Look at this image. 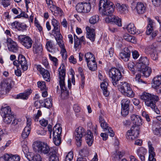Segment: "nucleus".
<instances>
[{
    "label": "nucleus",
    "mask_w": 161,
    "mask_h": 161,
    "mask_svg": "<svg viewBox=\"0 0 161 161\" xmlns=\"http://www.w3.org/2000/svg\"><path fill=\"white\" fill-rule=\"evenodd\" d=\"M34 151L41 154H48L49 159L51 161L53 160L58 161V156L56 154L57 150L56 147L50 148L48 145L46 143L39 141L34 142L32 145Z\"/></svg>",
    "instance_id": "nucleus-1"
},
{
    "label": "nucleus",
    "mask_w": 161,
    "mask_h": 161,
    "mask_svg": "<svg viewBox=\"0 0 161 161\" xmlns=\"http://www.w3.org/2000/svg\"><path fill=\"white\" fill-rule=\"evenodd\" d=\"M52 25L53 28L52 33L55 36L58 44L61 48V52L63 53V57H66V51L64 48V45L62 40L63 37L60 33V24L57 20L53 18L51 20Z\"/></svg>",
    "instance_id": "nucleus-2"
},
{
    "label": "nucleus",
    "mask_w": 161,
    "mask_h": 161,
    "mask_svg": "<svg viewBox=\"0 0 161 161\" xmlns=\"http://www.w3.org/2000/svg\"><path fill=\"white\" fill-rule=\"evenodd\" d=\"M140 98L147 106L150 107L157 114H160V111L156 106V103L159 100L158 96L144 92L141 96Z\"/></svg>",
    "instance_id": "nucleus-3"
},
{
    "label": "nucleus",
    "mask_w": 161,
    "mask_h": 161,
    "mask_svg": "<svg viewBox=\"0 0 161 161\" xmlns=\"http://www.w3.org/2000/svg\"><path fill=\"white\" fill-rule=\"evenodd\" d=\"M65 71L64 65L63 64H61L58 69V77L59 83L61 89V96L63 99L67 98L69 95V92L67 90L65 85Z\"/></svg>",
    "instance_id": "nucleus-4"
},
{
    "label": "nucleus",
    "mask_w": 161,
    "mask_h": 161,
    "mask_svg": "<svg viewBox=\"0 0 161 161\" xmlns=\"http://www.w3.org/2000/svg\"><path fill=\"white\" fill-rule=\"evenodd\" d=\"M112 3L107 0H100L99 3V10H102L103 14L111 16L114 11V7Z\"/></svg>",
    "instance_id": "nucleus-5"
},
{
    "label": "nucleus",
    "mask_w": 161,
    "mask_h": 161,
    "mask_svg": "<svg viewBox=\"0 0 161 161\" xmlns=\"http://www.w3.org/2000/svg\"><path fill=\"white\" fill-rule=\"evenodd\" d=\"M118 88L121 93L125 96L130 97H133L135 93L129 84L126 82H121L118 83Z\"/></svg>",
    "instance_id": "nucleus-6"
},
{
    "label": "nucleus",
    "mask_w": 161,
    "mask_h": 161,
    "mask_svg": "<svg viewBox=\"0 0 161 161\" xmlns=\"http://www.w3.org/2000/svg\"><path fill=\"white\" fill-rule=\"evenodd\" d=\"M119 69H121L120 67H119V69L113 68L111 69L108 72L109 77L111 79L113 85L115 86L118 85L119 81L120 80L122 76Z\"/></svg>",
    "instance_id": "nucleus-7"
},
{
    "label": "nucleus",
    "mask_w": 161,
    "mask_h": 161,
    "mask_svg": "<svg viewBox=\"0 0 161 161\" xmlns=\"http://www.w3.org/2000/svg\"><path fill=\"white\" fill-rule=\"evenodd\" d=\"M0 112L3 116L4 122L6 124H10L14 119V114L11 112V108L9 106L2 108Z\"/></svg>",
    "instance_id": "nucleus-8"
},
{
    "label": "nucleus",
    "mask_w": 161,
    "mask_h": 161,
    "mask_svg": "<svg viewBox=\"0 0 161 161\" xmlns=\"http://www.w3.org/2000/svg\"><path fill=\"white\" fill-rule=\"evenodd\" d=\"M52 131L54 143L56 145L59 146L61 141L60 136L62 133V128L59 124H56L53 127Z\"/></svg>",
    "instance_id": "nucleus-9"
},
{
    "label": "nucleus",
    "mask_w": 161,
    "mask_h": 161,
    "mask_svg": "<svg viewBox=\"0 0 161 161\" xmlns=\"http://www.w3.org/2000/svg\"><path fill=\"white\" fill-rule=\"evenodd\" d=\"M18 41L27 49L31 48L33 42L30 37L25 35H18Z\"/></svg>",
    "instance_id": "nucleus-10"
},
{
    "label": "nucleus",
    "mask_w": 161,
    "mask_h": 161,
    "mask_svg": "<svg viewBox=\"0 0 161 161\" xmlns=\"http://www.w3.org/2000/svg\"><path fill=\"white\" fill-rule=\"evenodd\" d=\"M13 64L17 67H19V65H20L22 69L24 71H26L28 69V65L25 58L22 54L19 55L18 60L14 61Z\"/></svg>",
    "instance_id": "nucleus-11"
},
{
    "label": "nucleus",
    "mask_w": 161,
    "mask_h": 161,
    "mask_svg": "<svg viewBox=\"0 0 161 161\" xmlns=\"http://www.w3.org/2000/svg\"><path fill=\"white\" fill-rule=\"evenodd\" d=\"M91 7L90 3H80L76 6V9L79 13H87L90 11Z\"/></svg>",
    "instance_id": "nucleus-12"
},
{
    "label": "nucleus",
    "mask_w": 161,
    "mask_h": 161,
    "mask_svg": "<svg viewBox=\"0 0 161 161\" xmlns=\"http://www.w3.org/2000/svg\"><path fill=\"white\" fill-rule=\"evenodd\" d=\"M131 7L133 10H136L138 14H142L146 11V7L144 4L142 3H137L133 2L131 4Z\"/></svg>",
    "instance_id": "nucleus-13"
},
{
    "label": "nucleus",
    "mask_w": 161,
    "mask_h": 161,
    "mask_svg": "<svg viewBox=\"0 0 161 161\" xmlns=\"http://www.w3.org/2000/svg\"><path fill=\"white\" fill-rule=\"evenodd\" d=\"M130 103V100L128 99H124L121 101L122 109L121 114L123 116H125L128 114Z\"/></svg>",
    "instance_id": "nucleus-14"
},
{
    "label": "nucleus",
    "mask_w": 161,
    "mask_h": 161,
    "mask_svg": "<svg viewBox=\"0 0 161 161\" xmlns=\"http://www.w3.org/2000/svg\"><path fill=\"white\" fill-rule=\"evenodd\" d=\"M36 68L37 70L39 71L42 75L44 79L47 82H49L51 80L50 73L47 70L42 68L40 65H36Z\"/></svg>",
    "instance_id": "nucleus-15"
},
{
    "label": "nucleus",
    "mask_w": 161,
    "mask_h": 161,
    "mask_svg": "<svg viewBox=\"0 0 161 161\" xmlns=\"http://www.w3.org/2000/svg\"><path fill=\"white\" fill-rule=\"evenodd\" d=\"M139 130L138 128H134L133 126L131 127L130 130H128L127 134V138L132 140H135L137 138L139 135Z\"/></svg>",
    "instance_id": "nucleus-16"
},
{
    "label": "nucleus",
    "mask_w": 161,
    "mask_h": 161,
    "mask_svg": "<svg viewBox=\"0 0 161 161\" xmlns=\"http://www.w3.org/2000/svg\"><path fill=\"white\" fill-rule=\"evenodd\" d=\"M105 21L107 23L111 22H114L119 26H122L121 19L117 16L112 15L109 16L105 18Z\"/></svg>",
    "instance_id": "nucleus-17"
},
{
    "label": "nucleus",
    "mask_w": 161,
    "mask_h": 161,
    "mask_svg": "<svg viewBox=\"0 0 161 161\" xmlns=\"http://www.w3.org/2000/svg\"><path fill=\"white\" fill-rule=\"evenodd\" d=\"M6 42L8 47V48L10 51L16 53L18 50V46L15 42L14 41L10 38H7L6 39Z\"/></svg>",
    "instance_id": "nucleus-18"
},
{
    "label": "nucleus",
    "mask_w": 161,
    "mask_h": 161,
    "mask_svg": "<svg viewBox=\"0 0 161 161\" xmlns=\"http://www.w3.org/2000/svg\"><path fill=\"white\" fill-rule=\"evenodd\" d=\"M148 59L146 57H142L139 59V61L136 65L137 69H141L142 68L147 66L149 64Z\"/></svg>",
    "instance_id": "nucleus-19"
},
{
    "label": "nucleus",
    "mask_w": 161,
    "mask_h": 161,
    "mask_svg": "<svg viewBox=\"0 0 161 161\" xmlns=\"http://www.w3.org/2000/svg\"><path fill=\"white\" fill-rule=\"evenodd\" d=\"M130 51L127 47L124 48L121 52L120 53L119 57L125 61L129 60L130 55Z\"/></svg>",
    "instance_id": "nucleus-20"
},
{
    "label": "nucleus",
    "mask_w": 161,
    "mask_h": 161,
    "mask_svg": "<svg viewBox=\"0 0 161 161\" xmlns=\"http://www.w3.org/2000/svg\"><path fill=\"white\" fill-rule=\"evenodd\" d=\"M148 144L149 153L148 160L149 161H156V159L154 158L155 156V153L154 151V148L152 146V144L150 141L148 142Z\"/></svg>",
    "instance_id": "nucleus-21"
},
{
    "label": "nucleus",
    "mask_w": 161,
    "mask_h": 161,
    "mask_svg": "<svg viewBox=\"0 0 161 161\" xmlns=\"http://www.w3.org/2000/svg\"><path fill=\"white\" fill-rule=\"evenodd\" d=\"M137 154L142 161H145V156L147 153V150L144 148L141 147L136 150Z\"/></svg>",
    "instance_id": "nucleus-22"
},
{
    "label": "nucleus",
    "mask_w": 161,
    "mask_h": 161,
    "mask_svg": "<svg viewBox=\"0 0 161 161\" xmlns=\"http://www.w3.org/2000/svg\"><path fill=\"white\" fill-rule=\"evenodd\" d=\"M137 70L142 73V76L146 77H148L152 73V70L148 66L142 68L141 69H137Z\"/></svg>",
    "instance_id": "nucleus-23"
},
{
    "label": "nucleus",
    "mask_w": 161,
    "mask_h": 161,
    "mask_svg": "<svg viewBox=\"0 0 161 161\" xmlns=\"http://www.w3.org/2000/svg\"><path fill=\"white\" fill-rule=\"evenodd\" d=\"M103 125H101L102 128L103 130V131L107 133L110 134L109 136L113 137L114 135V133L112 128L109 127L108 123L105 122H103Z\"/></svg>",
    "instance_id": "nucleus-24"
},
{
    "label": "nucleus",
    "mask_w": 161,
    "mask_h": 161,
    "mask_svg": "<svg viewBox=\"0 0 161 161\" xmlns=\"http://www.w3.org/2000/svg\"><path fill=\"white\" fill-rule=\"evenodd\" d=\"M123 28L126 29L127 31L132 34H135L138 33L137 30L133 23H130L127 25L125 26Z\"/></svg>",
    "instance_id": "nucleus-25"
},
{
    "label": "nucleus",
    "mask_w": 161,
    "mask_h": 161,
    "mask_svg": "<svg viewBox=\"0 0 161 161\" xmlns=\"http://www.w3.org/2000/svg\"><path fill=\"white\" fill-rule=\"evenodd\" d=\"M131 119L133 123L137 126L142 124V119L140 116L135 114H132L131 116Z\"/></svg>",
    "instance_id": "nucleus-26"
},
{
    "label": "nucleus",
    "mask_w": 161,
    "mask_h": 161,
    "mask_svg": "<svg viewBox=\"0 0 161 161\" xmlns=\"http://www.w3.org/2000/svg\"><path fill=\"white\" fill-rule=\"evenodd\" d=\"M85 136L86 142L89 146H91L92 144L93 141V134L90 130H87Z\"/></svg>",
    "instance_id": "nucleus-27"
},
{
    "label": "nucleus",
    "mask_w": 161,
    "mask_h": 161,
    "mask_svg": "<svg viewBox=\"0 0 161 161\" xmlns=\"http://www.w3.org/2000/svg\"><path fill=\"white\" fill-rule=\"evenodd\" d=\"M87 37L91 41H94L95 38V33L94 30L93 29H90L89 27H87L86 28Z\"/></svg>",
    "instance_id": "nucleus-28"
},
{
    "label": "nucleus",
    "mask_w": 161,
    "mask_h": 161,
    "mask_svg": "<svg viewBox=\"0 0 161 161\" xmlns=\"http://www.w3.org/2000/svg\"><path fill=\"white\" fill-rule=\"evenodd\" d=\"M23 147L22 151L25 157L30 161L33 160L34 156L33 154L32 153L28 152V153L25 154V153H26L28 151V147L26 145H24Z\"/></svg>",
    "instance_id": "nucleus-29"
},
{
    "label": "nucleus",
    "mask_w": 161,
    "mask_h": 161,
    "mask_svg": "<svg viewBox=\"0 0 161 161\" xmlns=\"http://www.w3.org/2000/svg\"><path fill=\"white\" fill-rule=\"evenodd\" d=\"M31 93V90L30 89H28L25 92L20 93L17 95V99H27L28 98L29 96Z\"/></svg>",
    "instance_id": "nucleus-30"
},
{
    "label": "nucleus",
    "mask_w": 161,
    "mask_h": 161,
    "mask_svg": "<svg viewBox=\"0 0 161 161\" xmlns=\"http://www.w3.org/2000/svg\"><path fill=\"white\" fill-rule=\"evenodd\" d=\"M153 81L152 86L154 88H157L161 84V75L157 76L153 79Z\"/></svg>",
    "instance_id": "nucleus-31"
},
{
    "label": "nucleus",
    "mask_w": 161,
    "mask_h": 161,
    "mask_svg": "<svg viewBox=\"0 0 161 161\" xmlns=\"http://www.w3.org/2000/svg\"><path fill=\"white\" fill-rule=\"evenodd\" d=\"M118 11L121 13H125L128 11V6L125 4L120 5L119 3L116 4Z\"/></svg>",
    "instance_id": "nucleus-32"
},
{
    "label": "nucleus",
    "mask_w": 161,
    "mask_h": 161,
    "mask_svg": "<svg viewBox=\"0 0 161 161\" xmlns=\"http://www.w3.org/2000/svg\"><path fill=\"white\" fill-rule=\"evenodd\" d=\"M108 85V83L106 80L104 81L100 85V87L103 91V94L105 97L108 96L109 93L108 90L107 86Z\"/></svg>",
    "instance_id": "nucleus-33"
},
{
    "label": "nucleus",
    "mask_w": 161,
    "mask_h": 161,
    "mask_svg": "<svg viewBox=\"0 0 161 161\" xmlns=\"http://www.w3.org/2000/svg\"><path fill=\"white\" fill-rule=\"evenodd\" d=\"M157 46L155 43H153L152 45L148 46L145 49V53L147 54H151L156 51Z\"/></svg>",
    "instance_id": "nucleus-34"
},
{
    "label": "nucleus",
    "mask_w": 161,
    "mask_h": 161,
    "mask_svg": "<svg viewBox=\"0 0 161 161\" xmlns=\"http://www.w3.org/2000/svg\"><path fill=\"white\" fill-rule=\"evenodd\" d=\"M123 39L125 40L133 43L136 42V39L135 37L131 36L127 33L124 34L123 36Z\"/></svg>",
    "instance_id": "nucleus-35"
},
{
    "label": "nucleus",
    "mask_w": 161,
    "mask_h": 161,
    "mask_svg": "<svg viewBox=\"0 0 161 161\" xmlns=\"http://www.w3.org/2000/svg\"><path fill=\"white\" fill-rule=\"evenodd\" d=\"M33 48L34 52L35 53L40 55L42 54V48L41 44L35 43L33 45Z\"/></svg>",
    "instance_id": "nucleus-36"
},
{
    "label": "nucleus",
    "mask_w": 161,
    "mask_h": 161,
    "mask_svg": "<svg viewBox=\"0 0 161 161\" xmlns=\"http://www.w3.org/2000/svg\"><path fill=\"white\" fill-rule=\"evenodd\" d=\"M74 136L76 141V144L77 147H80L81 145L82 135L78 134L77 132L75 131Z\"/></svg>",
    "instance_id": "nucleus-37"
},
{
    "label": "nucleus",
    "mask_w": 161,
    "mask_h": 161,
    "mask_svg": "<svg viewBox=\"0 0 161 161\" xmlns=\"http://www.w3.org/2000/svg\"><path fill=\"white\" fill-rule=\"evenodd\" d=\"M53 10H54L53 14L54 16L61 17L64 15V12L61 8L54 5L53 6Z\"/></svg>",
    "instance_id": "nucleus-38"
},
{
    "label": "nucleus",
    "mask_w": 161,
    "mask_h": 161,
    "mask_svg": "<svg viewBox=\"0 0 161 161\" xmlns=\"http://www.w3.org/2000/svg\"><path fill=\"white\" fill-rule=\"evenodd\" d=\"M12 83H13V82H10L9 83L6 82H3L0 85V89H2L3 91L4 90L9 91L12 88Z\"/></svg>",
    "instance_id": "nucleus-39"
},
{
    "label": "nucleus",
    "mask_w": 161,
    "mask_h": 161,
    "mask_svg": "<svg viewBox=\"0 0 161 161\" xmlns=\"http://www.w3.org/2000/svg\"><path fill=\"white\" fill-rule=\"evenodd\" d=\"M88 67L89 69L92 71H94L97 69V66L95 60L90 61L87 63Z\"/></svg>",
    "instance_id": "nucleus-40"
},
{
    "label": "nucleus",
    "mask_w": 161,
    "mask_h": 161,
    "mask_svg": "<svg viewBox=\"0 0 161 161\" xmlns=\"http://www.w3.org/2000/svg\"><path fill=\"white\" fill-rule=\"evenodd\" d=\"M153 22L152 20L149 19V23L148 26L147 27V30L146 31V33L147 35H149L152 32L153 30Z\"/></svg>",
    "instance_id": "nucleus-41"
},
{
    "label": "nucleus",
    "mask_w": 161,
    "mask_h": 161,
    "mask_svg": "<svg viewBox=\"0 0 161 161\" xmlns=\"http://www.w3.org/2000/svg\"><path fill=\"white\" fill-rule=\"evenodd\" d=\"M99 20V16L98 15H95L91 17L89 19V23L92 25L97 24Z\"/></svg>",
    "instance_id": "nucleus-42"
},
{
    "label": "nucleus",
    "mask_w": 161,
    "mask_h": 161,
    "mask_svg": "<svg viewBox=\"0 0 161 161\" xmlns=\"http://www.w3.org/2000/svg\"><path fill=\"white\" fill-rule=\"evenodd\" d=\"M86 60L87 63L90 62L91 60L93 61L95 60L94 55L91 53L88 52L85 53V55Z\"/></svg>",
    "instance_id": "nucleus-43"
},
{
    "label": "nucleus",
    "mask_w": 161,
    "mask_h": 161,
    "mask_svg": "<svg viewBox=\"0 0 161 161\" xmlns=\"http://www.w3.org/2000/svg\"><path fill=\"white\" fill-rule=\"evenodd\" d=\"M31 130V128L25 127L22 133V137L23 139H25L28 137L29 134Z\"/></svg>",
    "instance_id": "nucleus-44"
},
{
    "label": "nucleus",
    "mask_w": 161,
    "mask_h": 161,
    "mask_svg": "<svg viewBox=\"0 0 161 161\" xmlns=\"http://www.w3.org/2000/svg\"><path fill=\"white\" fill-rule=\"evenodd\" d=\"M52 99L49 98H48L45 99L44 103V107L47 108H49L52 106Z\"/></svg>",
    "instance_id": "nucleus-45"
},
{
    "label": "nucleus",
    "mask_w": 161,
    "mask_h": 161,
    "mask_svg": "<svg viewBox=\"0 0 161 161\" xmlns=\"http://www.w3.org/2000/svg\"><path fill=\"white\" fill-rule=\"evenodd\" d=\"M153 134L156 135L161 136V127L158 128L153 126Z\"/></svg>",
    "instance_id": "nucleus-46"
},
{
    "label": "nucleus",
    "mask_w": 161,
    "mask_h": 161,
    "mask_svg": "<svg viewBox=\"0 0 161 161\" xmlns=\"http://www.w3.org/2000/svg\"><path fill=\"white\" fill-rule=\"evenodd\" d=\"M74 47L75 48H76L80 45L81 43L80 42L79 38L75 34L74 35Z\"/></svg>",
    "instance_id": "nucleus-47"
},
{
    "label": "nucleus",
    "mask_w": 161,
    "mask_h": 161,
    "mask_svg": "<svg viewBox=\"0 0 161 161\" xmlns=\"http://www.w3.org/2000/svg\"><path fill=\"white\" fill-rule=\"evenodd\" d=\"M53 44L51 41H48L46 44V47L47 50L49 52H52V50L53 48Z\"/></svg>",
    "instance_id": "nucleus-48"
},
{
    "label": "nucleus",
    "mask_w": 161,
    "mask_h": 161,
    "mask_svg": "<svg viewBox=\"0 0 161 161\" xmlns=\"http://www.w3.org/2000/svg\"><path fill=\"white\" fill-rule=\"evenodd\" d=\"M37 84L38 87L40 89L41 91H43V90L46 89L45 82L43 81H38L37 83Z\"/></svg>",
    "instance_id": "nucleus-49"
},
{
    "label": "nucleus",
    "mask_w": 161,
    "mask_h": 161,
    "mask_svg": "<svg viewBox=\"0 0 161 161\" xmlns=\"http://www.w3.org/2000/svg\"><path fill=\"white\" fill-rule=\"evenodd\" d=\"M75 131L77 132L78 134L83 136V135L85 133V130L82 127L79 126L75 129Z\"/></svg>",
    "instance_id": "nucleus-50"
},
{
    "label": "nucleus",
    "mask_w": 161,
    "mask_h": 161,
    "mask_svg": "<svg viewBox=\"0 0 161 161\" xmlns=\"http://www.w3.org/2000/svg\"><path fill=\"white\" fill-rule=\"evenodd\" d=\"M134 67L135 64L134 63L130 62L128 63V67L129 69L131 71L132 73L133 74H135Z\"/></svg>",
    "instance_id": "nucleus-51"
},
{
    "label": "nucleus",
    "mask_w": 161,
    "mask_h": 161,
    "mask_svg": "<svg viewBox=\"0 0 161 161\" xmlns=\"http://www.w3.org/2000/svg\"><path fill=\"white\" fill-rule=\"evenodd\" d=\"M47 5L48 8L53 12V6H54L52 0H45Z\"/></svg>",
    "instance_id": "nucleus-52"
},
{
    "label": "nucleus",
    "mask_w": 161,
    "mask_h": 161,
    "mask_svg": "<svg viewBox=\"0 0 161 161\" xmlns=\"http://www.w3.org/2000/svg\"><path fill=\"white\" fill-rule=\"evenodd\" d=\"M141 75L139 74H137L135 78V80L138 83H144L146 84L147 82L146 81H143L140 79Z\"/></svg>",
    "instance_id": "nucleus-53"
},
{
    "label": "nucleus",
    "mask_w": 161,
    "mask_h": 161,
    "mask_svg": "<svg viewBox=\"0 0 161 161\" xmlns=\"http://www.w3.org/2000/svg\"><path fill=\"white\" fill-rule=\"evenodd\" d=\"M10 0H0V3L4 7H7L10 5Z\"/></svg>",
    "instance_id": "nucleus-54"
},
{
    "label": "nucleus",
    "mask_w": 161,
    "mask_h": 161,
    "mask_svg": "<svg viewBox=\"0 0 161 161\" xmlns=\"http://www.w3.org/2000/svg\"><path fill=\"white\" fill-rule=\"evenodd\" d=\"M150 55L152 58L153 60H156L158 59V54L156 52V51L154 53H152Z\"/></svg>",
    "instance_id": "nucleus-55"
},
{
    "label": "nucleus",
    "mask_w": 161,
    "mask_h": 161,
    "mask_svg": "<svg viewBox=\"0 0 161 161\" xmlns=\"http://www.w3.org/2000/svg\"><path fill=\"white\" fill-rule=\"evenodd\" d=\"M42 114V112L41 110H38L36 114H35L34 117L35 118V121H38L39 117Z\"/></svg>",
    "instance_id": "nucleus-56"
},
{
    "label": "nucleus",
    "mask_w": 161,
    "mask_h": 161,
    "mask_svg": "<svg viewBox=\"0 0 161 161\" xmlns=\"http://www.w3.org/2000/svg\"><path fill=\"white\" fill-rule=\"evenodd\" d=\"M40 123L42 126L45 127L48 124V121L44 119H42L40 120Z\"/></svg>",
    "instance_id": "nucleus-57"
},
{
    "label": "nucleus",
    "mask_w": 161,
    "mask_h": 161,
    "mask_svg": "<svg viewBox=\"0 0 161 161\" xmlns=\"http://www.w3.org/2000/svg\"><path fill=\"white\" fill-rule=\"evenodd\" d=\"M41 157L40 155L37 154L34 155L33 158V161H41Z\"/></svg>",
    "instance_id": "nucleus-58"
},
{
    "label": "nucleus",
    "mask_w": 161,
    "mask_h": 161,
    "mask_svg": "<svg viewBox=\"0 0 161 161\" xmlns=\"http://www.w3.org/2000/svg\"><path fill=\"white\" fill-rule=\"evenodd\" d=\"M61 25L63 26L65 28H67L68 23L66 19L65 18L64 19L63 21L61 22Z\"/></svg>",
    "instance_id": "nucleus-59"
},
{
    "label": "nucleus",
    "mask_w": 161,
    "mask_h": 161,
    "mask_svg": "<svg viewBox=\"0 0 161 161\" xmlns=\"http://www.w3.org/2000/svg\"><path fill=\"white\" fill-rule=\"evenodd\" d=\"M142 116L145 118L147 122H149L150 120V119L149 118V116L148 114H147L145 112H143L142 113Z\"/></svg>",
    "instance_id": "nucleus-60"
},
{
    "label": "nucleus",
    "mask_w": 161,
    "mask_h": 161,
    "mask_svg": "<svg viewBox=\"0 0 161 161\" xmlns=\"http://www.w3.org/2000/svg\"><path fill=\"white\" fill-rule=\"evenodd\" d=\"M48 55L50 59L54 63L55 65L56 66L58 61L57 58L55 57L52 56L50 54H49Z\"/></svg>",
    "instance_id": "nucleus-61"
},
{
    "label": "nucleus",
    "mask_w": 161,
    "mask_h": 161,
    "mask_svg": "<svg viewBox=\"0 0 161 161\" xmlns=\"http://www.w3.org/2000/svg\"><path fill=\"white\" fill-rule=\"evenodd\" d=\"M69 60L70 62L73 63V64H75L76 63V58H74V56L72 55L70 56L69 58Z\"/></svg>",
    "instance_id": "nucleus-62"
},
{
    "label": "nucleus",
    "mask_w": 161,
    "mask_h": 161,
    "mask_svg": "<svg viewBox=\"0 0 161 161\" xmlns=\"http://www.w3.org/2000/svg\"><path fill=\"white\" fill-rule=\"evenodd\" d=\"M73 152H69L66 156V157L69 158L70 159L72 160L73 158Z\"/></svg>",
    "instance_id": "nucleus-63"
},
{
    "label": "nucleus",
    "mask_w": 161,
    "mask_h": 161,
    "mask_svg": "<svg viewBox=\"0 0 161 161\" xmlns=\"http://www.w3.org/2000/svg\"><path fill=\"white\" fill-rule=\"evenodd\" d=\"M80 153H81L82 155L86 156L89 153L88 150L86 149H82L80 152Z\"/></svg>",
    "instance_id": "nucleus-64"
}]
</instances>
